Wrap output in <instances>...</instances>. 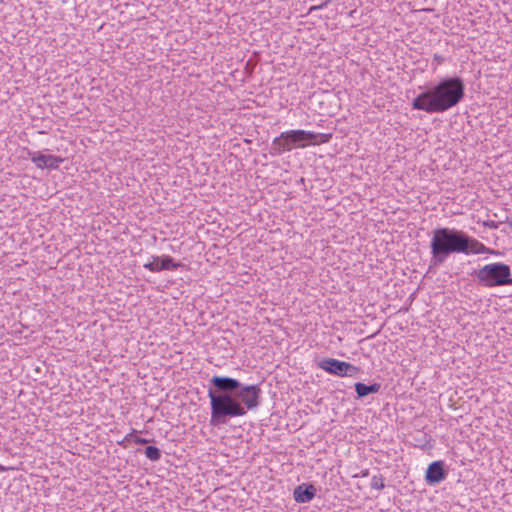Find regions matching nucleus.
Wrapping results in <instances>:
<instances>
[{
  "label": "nucleus",
  "instance_id": "7ed1b4c3",
  "mask_svg": "<svg viewBox=\"0 0 512 512\" xmlns=\"http://www.w3.org/2000/svg\"><path fill=\"white\" fill-rule=\"evenodd\" d=\"M465 98V83L459 76L442 77L427 86L411 103L415 110L428 114L444 113L461 103Z\"/></svg>",
  "mask_w": 512,
  "mask_h": 512
},
{
  "label": "nucleus",
  "instance_id": "4be33fe9",
  "mask_svg": "<svg viewBox=\"0 0 512 512\" xmlns=\"http://www.w3.org/2000/svg\"><path fill=\"white\" fill-rule=\"evenodd\" d=\"M317 10H318V8H316V5H315V6L310 7L309 12L311 13V12L317 11Z\"/></svg>",
  "mask_w": 512,
  "mask_h": 512
},
{
  "label": "nucleus",
  "instance_id": "423d86ee",
  "mask_svg": "<svg viewBox=\"0 0 512 512\" xmlns=\"http://www.w3.org/2000/svg\"><path fill=\"white\" fill-rule=\"evenodd\" d=\"M292 136V140L296 143L298 148H305L311 144L317 145L327 143L332 137L331 134L315 133L301 129L292 130Z\"/></svg>",
  "mask_w": 512,
  "mask_h": 512
},
{
  "label": "nucleus",
  "instance_id": "f8f14e48",
  "mask_svg": "<svg viewBox=\"0 0 512 512\" xmlns=\"http://www.w3.org/2000/svg\"><path fill=\"white\" fill-rule=\"evenodd\" d=\"M155 261L160 262V271L162 270H176L180 267V263H176L169 255L156 256Z\"/></svg>",
  "mask_w": 512,
  "mask_h": 512
},
{
  "label": "nucleus",
  "instance_id": "5701e85b",
  "mask_svg": "<svg viewBox=\"0 0 512 512\" xmlns=\"http://www.w3.org/2000/svg\"><path fill=\"white\" fill-rule=\"evenodd\" d=\"M6 471V467H4L3 465L0 464V472H4Z\"/></svg>",
  "mask_w": 512,
  "mask_h": 512
},
{
  "label": "nucleus",
  "instance_id": "f257e3e1",
  "mask_svg": "<svg viewBox=\"0 0 512 512\" xmlns=\"http://www.w3.org/2000/svg\"><path fill=\"white\" fill-rule=\"evenodd\" d=\"M209 382L210 424L214 427L225 425L232 418L245 416L261 403L262 391L259 384L247 385L235 378L218 375L213 376Z\"/></svg>",
  "mask_w": 512,
  "mask_h": 512
},
{
  "label": "nucleus",
  "instance_id": "aec40b11",
  "mask_svg": "<svg viewBox=\"0 0 512 512\" xmlns=\"http://www.w3.org/2000/svg\"><path fill=\"white\" fill-rule=\"evenodd\" d=\"M329 2H330V0H326L323 3H321L319 5H316V8H318V10H321V9L325 8L328 5Z\"/></svg>",
  "mask_w": 512,
  "mask_h": 512
},
{
  "label": "nucleus",
  "instance_id": "9b49d317",
  "mask_svg": "<svg viewBox=\"0 0 512 512\" xmlns=\"http://www.w3.org/2000/svg\"><path fill=\"white\" fill-rule=\"evenodd\" d=\"M354 388L357 394V398H363L368 396L369 394L378 393L381 389V384L374 382L369 385H366L362 382H357L355 383Z\"/></svg>",
  "mask_w": 512,
  "mask_h": 512
},
{
  "label": "nucleus",
  "instance_id": "2eb2a0df",
  "mask_svg": "<svg viewBox=\"0 0 512 512\" xmlns=\"http://www.w3.org/2000/svg\"><path fill=\"white\" fill-rule=\"evenodd\" d=\"M155 257L152 256V261L145 263L143 267L151 272H160V262L155 261Z\"/></svg>",
  "mask_w": 512,
  "mask_h": 512
},
{
  "label": "nucleus",
  "instance_id": "dca6fc26",
  "mask_svg": "<svg viewBox=\"0 0 512 512\" xmlns=\"http://www.w3.org/2000/svg\"><path fill=\"white\" fill-rule=\"evenodd\" d=\"M445 62V57H443L442 55H439V54H434L433 55V63L432 65L434 66L433 69L435 70L439 65L443 64Z\"/></svg>",
  "mask_w": 512,
  "mask_h": 512
},
{
  "label": "nucleus",
  "instance_id": "6e6552de",
  "mask_svg": "<svg viewBox=\"0 0 512 512\" xmlns=\"http://www.w3.org/2000/svg\"><path fill=\"white\" fill-rule=\"evenodd\" d=\"M28 156L31 161L40 169H58L63 159L55 155H46L41 152L28 151Z\"/></svg>",
  "mask_w": 512,
  "mask_h": 512
},
{
  "label": "nucleus",
  "instance_id": "f03ea898",
  "mask_svg": "<svg viewBox=\"0 0 512 512\" xmlns=\"http://www.w3.org/2000/svg\"><path fill=\"white\" fill-rule=\"evenodd\" d=\"M429 270L438 268L447 262L453 254H485L494 253L478 239L467 232L450 227H438L431 233L429 243Z\"/></svg>",
  "mask_w": 512,
  "mask_h": 512
},
{
  "label": "nucleus",
  "instance_id": "b1692460",
  "mask_svg": "<svg viewBox=\"0 0 512 512\" xmlns=\"http://www.w3.org/2000/svg\"><path fill=\"white\" fill-rule=\"evenodd\" d=\"M367 475H368V470L362 472V476H367Z\"/></svg>",
  "mask_w": 512,
  "mask_h": 512
},
{
  "label": "nucleus",
  "instance_id": "f3484780",
  "mask_svg": "<svg viewBox=\"0 0 512 512\" xmlns=\"http://www.w3.org/2000/svg\"><path fill=\"white\" fill-rule=\"evenodd\" d=\"M135 433H137V431H136V430H132V432H131V433H129V434H127V435L124 437V439H123L122 441H119V442H118V443H119V445H121V446H123V447H126V446H127V444H126V443L132 439V437H133V435H134Z\"/></svg>",
  "mask_w": 512,
  "mask_h": 512
},
{
  "label": "nucleus",
  "instance_id": "39448f33",
  "mask_svg": "<svg viewBox=\"0 0 512 512\" xmlns=\"http://www.w3.org/2000/svg\"><path fill=\"white\" fill-rule=\"evenodd\" d=\"M318 366L325 372L339 377H357L360 373L359 367L334 358H324L318 363Z\"/></svg>",
  "mask_w": 512,
  "mask_h": 512
},
{
  "label": "nucleus",
  "instance_id": "9d476101",
  "mask_svg": "<svg viewBox=\"0 0 512 512\" xmlns=\"http://www.w3.org/2000/svg\"><path fill=\"white\" fill-rule=\"evenodd\" d=\"M316 487L311 483H302L293 491V498L297 503H308L316 496Z\"/></svg>",
  "mask_w": 512,
  "mask_h": 512
},
{
  "label": "nucleus",
  "instance_id": "4468645a",
  "mask_svg": "<svg viewBox=\"0 0 512 512\" xmlns=\"http://www.w3.org/2000/svg\"><path fill=\"white\" fill-rule=\"evenodd\" d=\"M370 486L371 488L373 489H377V490H382L384 489L385 487V484H384V478L382 475H374L371 479V483H370Z\"/></svg>",
  "mask_w": 512,
  "mask_h": 512
},
{
  "label": "nucleus",
  "instance_id": "a211bd4d",
  "mask_svg": "<svg viewBox=\"0 0 512 512\" xmlns=\"http://www.w3.org/2000/svg\"><path fill=\"white\" fill-rule=\"evenodd\" d=\"M134 442H135L136 444L143 445V444H147V443L149 442V440H148V439H146V438H141V437H137V436H136V437L134 438Z\"/></svg>",
  "mask_w": 512,
  "mask_h": 512
},
{
  "label": "nucleus",
  "instance_id": "6ab92c4d",
  "mask_svg": "<svg viewBox=\"0 0 512 512\" xmlns=\"http://www.w3.org/2000/svg\"><path fill=\"white\" fill-rule=\"evenodd\" d=\"M255 64H253L251 61H247L245 69L249 74H252Z\"/></svg>",
  "mask_w": 512,
  "mask_h": 512
},
{
  "label": "nucleus",
  "instance_id": "412c9836",
  "mask_svg": "<svg viewBox=\"0 0 512 512\" xmlns=\"http://www.w3.org/2000/svg\"><path fill=\"white\" fill-rule=\"evenodd\" d=\"M486 226H488L489 228H497V225L493 221L486 223Z\"/></svg>",
  "mask_w": 512,
  "mask_h": 512
},
{
  "label": "nucleus",
  "instance_id": "0eeeda50",
  "mask_svg": "<svg viewBox=\"0 0 512 512\" xmlns=\"http://www.w3.org/2000/svg\"><path fill=\"white\" fill-rule=\"evenodd\" d=\"M292 139V130L282 132L279 136L273 139L269 151L270 154L273 156H278L285 151H290L293 148H296V143H294Z\"/></svg>",
  "mask_w": 512,
  "mask_h": 512
},
{
  "label": "nucleus",
  "instance_id": "20e7f679",
  "mask_svg": "<svg viewBox=\"0 0 512 512\" xmlns=\"http://www.w3.org/2000/svg\"><path fill=\"white\" fill-rule=\"evenodd\" d=\"M471 276L484 287L512 285L511 268L502 262L486 264L473 270Z\"/></svg>",
  "mask_w": 512,
  "mask_h": 512
},
{
  "label": "nucleus",
  "instance_id": "1a4fd4ad",
  "mask_svg": "<svg viewBox=\"0 0 512 512\" xmlns=\"http://www.w3.org/2000/svg\"><path fill=\"white\" fill-rule=\"evenodd\" d=\"M448 472L445 470L443 461H434L429 464L426 474L425 481L428 485L433 486L444 481L447 477Z\"/></svg>",
  "mask_w": 512,
  "mask_h": 512
},
{
  "label": "nucleus",
  "instance_id": "ddd939ff",
  "mask_svg": "<svg viewBox=\"0 0 512 512\" xmlns=\"http://www.w3.org/2000/svg\"><path fill=\"white\" fill-rule=\"evenodd\" d=\"M145 455L151 461H158L161 458V451L155 446H147L145 449Z\"/></svg>",
  "mask_w": 512,
  "mask_h": 512
}]
</instances>
